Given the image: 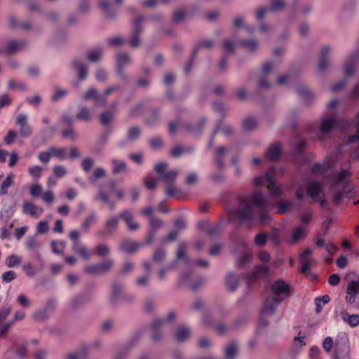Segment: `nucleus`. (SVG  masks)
<instances>
[{"label": "nucleus", "mask_w": 359, "mask_h": 359, "mask_svg": "<svg viewBox=\"0 0 359 359\" xmlns=\"http://www.w3.org/2000/svg\"><path fill=\"white\" fill-rule=\"evenodd\" d=\"M291 290V286L283 279H278L272 284L271 295L264 301L261 311L260 324L263 327L268 325V322L263 320L264 317L272 316L281 302L292 295Z\"/></svg>", "instance_id": "obj_1"}, {"label": "nucleus", "mask_w": 359, "mask_h": 359, "mask_svg": "<svg viewBox=\"0 0 359 359\" xmlns=\"http://www.w3.org/2000/svg\"><path fill=\"white\" fill-rule=\"evenodd\" d=\"M305 196L311 198L313 201H318L320 198L325 196L321 184L318 181H306L304 187H300L296 192V198L302 200Z\"/></svg>", "instance_id": "obj_2"}, {"label": "nucleus", "mask_w": 359, "mask_h": 359, "mask_svg": "<svg viewBox=\"0 0 359 359\" xmlns=\"http://www.w3.org/2000/svg\"><path fill=\"white\" fill-rule=\"evenodd\" d=\"M331 187L333 191L332 200L335 204H339L344 197L352 196L353 188L350 181H333Z\"/></svg>", "instance_id": "obj_3"}, {"label": "nucleus", "mask_w": 359, "mask_h": 359, "mask_svg": "<svg viewBox=\"0 0 359 359\" xmlns=\"http://www.w3.org/2000/svg\"><path fill=\"white\" fill-rule=\"evenodd\" d=\"M345 300L350 308L359 309V280L348 283Z\"/></svg>", "instance_id": "obj_4"}, {"label": "nucleus", "mask_w": 359, "mask_h": 359, "mask_svg": "<svg viewBox=\"0 0 359 359\" xmlns=\"http://www.w3.org/2000/svg\"><path fill=\"white\" fill-rule=\"evenodd\" d=\"M114 261L112 259H107L104 261L88 265L84 268V271L89 275H98L110 271L113 268Z\"/></svg>", "instance_id": "obj_5"}, {"label": "nucleus", "mask_w": 359, "mask_h": 359, "mask_svg": "<svg viewBox=\"0 0 359 359\" xmlns=\"http://www.w3.org/2000/svg\"><path fill=\"white\" fill-rule=\"evenodd\" d=\"M231 214L241 223L250 222L252 221L255 212L252 208V204H245L238 208L231 210Z\"/></svg>", "instance_id": "obj_6"}, {"label": "nucleus", "mask_w": 359, "mask_h": 359, "mask_svg": "<svg viewBox=\"0 0 359 359\" xmlns=\"http://www.w3.org/2000/svg\"><path fill=\"white\" fill-rule=\"evenodd\" d=\"M255 187L263 185L266 187L269 196L272 198H279L285 189L281 187L278 181H255Z\"/></svg>", "instance_id": "obj_7"}, {"label": "nucleus", "mask_w": 359, "mask_h": 359, "mask_svg": "<svg viewBox=\"0 0 359 359\" xmlns=\"http://www.w3.org/2000/svg\"><path fill=\"white\" fill-rule=\"evenodd\" d=\"M144 16H137L133 22V31L130 44L133 48H137L140 45V34L143 30L142 22Z\"/></svg>", "instance_id": "obj_8"}, {"label": "nucleus", "mask_w": 359, "mask_h": 359, "mask_svg": "<svg viewBox=\"0 0 359 359\" xmlns=\"http://www.w3.org/2000/svg\"><path fill=\"white\" fill-rule=\"evenodd\" d=\"M119 222V217L111 216L109 217L104 223V230L98 231L96 233L98 237H104L113 234L117 229Z\"/></svg>", "instance_id": "obj_9"}, {"label": "nucleus", "mask_w": 359, "mask_h": 359, "mask_svg": "<svg viewBox=\"0 0 359 359\" xmlns=\"http://www.w3.org/2000/svg\"><path fill=\"white\" fill-rule=\"evenodd\" d=\"M168 163L165 161L156 164L154 169L158 173L162 180H175L177 177L178 170L176 169L167 170Z\"/></svg>", "instance_id": "obj_10"}, {"label": "nucleus", "mask_w": 359, "mask_h": 359, "mask_svg": "<svg viewBox=\"0 0 359 359\" xmlns=\"http://www.w3.org/2000/svg\"><path fill=\"white\" fill-rule=\"evenodd\" d=\"M27 116L24 114H19L15 118V123L19 126V135L24 138L28 137L32 133L31 126L27 123Z\"/></svg>", "instance_id": "obj_11"}, {"label": "nucleus", "mask_w": 359, "mask_h": 359, "mask_svg": "<svg viewBox=\"0 0 359 359\" xmlns=\"http://www.w3.org/2000/svg\"><path fill=\"white\" fill-rule=\"evenodd\" d=\"M283 154V145L280 142H276L271 144L266 151V157L272 161H278Z\"/></svg>", "instance_id": "obj_12"}, {"label": "nucleus", "mask_w": 359, "mask_h": 359, "mask_svg": "<svg viewBox=\"0 0 359 359\" xmlns=\"http://www.w3.org/2000/svg\"><path fill=\"white\" fill-rule=\"evenodd\" d=\"M251 202L248 203L249 204H252V207L253 205L260 208L267 209L269 207V203L266 198V196L262 191H256L251 195Z\"/></svg>", "instance_id": "obj_13"}, {"label": "nucleus", "mask_w": 359, "mask_h": 359, "mask_svg": "<svg viewBox=\"0 0 359 359\" xmlns=\"http://www.w3.org/2000/svg\"><path fill=\"white\" fill-rule=\"evenodd\" d=\"M27 45V42L24 40L20 41H16L15 40H11L8 42L7 47L5 49H0V54L4 55H12L18 50L25 48Z\"/></svg>", "instance_id": "obj_14"}, {"label": "nucleus", "mask_w": 359, "mask_h": 359, "mask_svg": "<svg viewBox=\"0 0 359 359\" xmlns=\"http://www.w3.org/2000/svg\"><path fill=\"white\" fill-rule=\"evenodd\" d=\"M99 8L106 18L113 20L116 18V12L109 0H100Z\"/></svg>", "instance_id": "obj_15"}, {"label": "nucleus", "mask_w": 359, "mask_h": 359, "mask_svg": "<svg viewBox=\"0 0 359 359\" xmlns=\"http://www.w3.org/2000/svg\"><path fill=\"white\" fill-rule=\"evenodd\" d=\"M22 212L25 215H29L35 218H38L43 212V209L37 207L29 201H25L22 203Z\"/></svg>", "instance_id": "obj_16"}, {"label": "nucleus", "mask_w": 359, "mask_h": 359, "mask_svg": "<svg viewBox=\"0 0 359 359\" xmlns=\"http://www.w3.org/2000/svg\"><path fill=\"white\" fill-rule=\"evenodd\" d=\"M330 46H324L320 51L319 56V62H318V69L320 72H325L329 66V61L327 58V55L330 52Z\"/></svg>", "instance_id": "obj_17"}, {"label": "nucleus", "mask_w": 359, "mask_h": 359, "mask_svg": "<svg viewBox=\"0 0 359 359\" xmlns=\"http://www.w3.org/2000/svg\"><path fill=\"white\" fill-rule=\"evenodd\" d=\"M140 243L137 242L124 240L120 243L119 248L120 250L127 254H133L140 248Z\"/></svg>", "instance_id": "obj_18"}, {"label": "nucleus", "mask_w": 359, "mask_h": 359, "mask_svg": "<svg viewBox=\"0 0 359 359\" xmlns=\"http://www.w3.org/2000/svg\"><path fill=\"white\" fill-rule=\"evenodd\" d=\"M311 253L312 250L309 248H307L304 251V252L300 256V270L302 273H306L309 270L312 263V259L310 257H306V255H311Z\"/></svg>", "instance_id": "obj_19"}, {"label": "nucleus", "mask_w": 359, "mask_h": 359, "mask_svg": "<svg viewBox=\"0 0 359 359\" xmlns=\"http://www.w3.org/2000/svg\"><path fill=\"white\" fill-rule=\"evenodd\" d=\"M269 269L265 265H257L255 267V270L252 274L248 273L246 276L247 279L252 280L257 276H265L268 274Z\"/></svg>", "instance_id": "obj_20"}, {"label": "nucleus", "mask_w": 359, "mask_h": 359, "mask_svg": "<svg viewBox=\"0 0 359 359\" xmlns=\"http://www.w3.org/2000/svg\"><path fill=\"white\" fill-rule=\"evenodd\" d=\"M334 165V163L330 161L328 162L327 165H325L324 163H316L312 167V172L313 174H325L330 169H332Z\"/></svg>", "instance_id": "obj_21"}, {"label": "nucleus", "mask_w": 359, "mask_h": 359, "mask_svg": "<svg viewBox=\"0 0 359 359\" xmlns=\"http://www.w3.org/2000/svg\"><path fill=\"white\" fill-rule=\"evenodd\" d=\"M341 316L342 320L351 327H355L359 325L358 314H348L346 312H341Z\"/></svg>", "instance_id": "obj_22"}, {"label": "nucleus", "mask_w": 359, "mask_h": 359, "mask_svg": "<svg viewBox=\"0 0 359 359\" xmlns=\"http://www.w3.org/2000/svg\"><path fill=\"white\" fill-rule=\"evenodd\" d=\"M226 285L231 292H234L239 285L238 277L233 273H229L226 278Z\"/></svg>", "instance_id": "obj_23"}, {"label": "nucleus", "mask_w": 359, "mask_h": 359, "mask_svg": "<svg viewBox=\"0 0 359 359\" xmlns=\"http://www.w3.org/2000/svg\"><path fill=\"white\" fill-rule=\"evenodd\" d=\"M194 151V147H190L184 148L182 145L177 144L174 146L170 151V156L173 158L180 157L184 152H192Z\"/></svg>", "instance_id": "obj_24"}, {"label": "nucleus", "mask_w": 359, "mask_h": 359, "mask_svg": "<svg viewBox=\"0 0 359 359\" xmlns=\"http://www.w3.org/2000/svg\"><path fill=\"white\" fill-rule=\"evenodd\" d=\"M336 125V121L334 118H324L322 121L320 131L321 133H330Z\"/></svg>", "instance_id": "obj_25"}, {"label": "nucleus", "mask_w": 359, "mask_h": 359, "mask_svg": "<svg viewBox=\"0 0 359 359\" xmlns=\"http://www.w3.org/2000/svg\"><path fill=\"white\" fill-rule=\"evenodd\" d=\"M73 64L77 69L79 79L80 81L86 79L88 76V65L80 63L79 60H74Z\"/></svg>", "instance_id": "obj_26"}, {"label": "nucleus", "mask_w": 359, "mask_h": 359, "mask_svg": "<svg viewBox=\"0 0 359 359\" xmlns=\"http://www.w3.org/2000/svg\"><path fill=\"white\" fill-rule=\"evenodd\" d=\"M190 335V330L187 326H182L175 331L176 340L183 342L188 339Z\"/></svg>", "instance_id": "obj_27"}, {"label": "nucleus", "mask_w": 359, "mask_h": 359, "mask_svg": "<svg viewBox=\"0 0 359 359\" xmlns=\"http://www.w3.org/2000/svg\"><path fill=\"white\" fill-rule=\"evenodd\" d=\"M352 176L351 165H345L340 170L334 174V180H345Z\"/></svg>", "instance_id": "obj_28"}, {"label": "nucleus", "mask_w": 359, "mask_h": 359, "mask_svg": "<svg viewBox=\"0 0 359 359\" xmlns=\"http://www.w3.org/2000/svg\"><path fill=\"white\" fill-rule=\"evenodd\" d=\"M238 353V344L231 342L224 348V355L226 359H234Z\"/></svg>", "instance_id": "obj_29"}, {"label": "nucleus", "mask_w": 359, "mask_h": 359, "mask_svg": "<svg viewBox=\"0 0 359 359\" xmlns=\"http://www.w3.org/2000/svg\"><path fill=\"white\" fill-rule=\"evenodd\" d=\"M214 41L212 39H206L198 42L193 50V57H196L198 52L202 48L210 49L212 48Z\"/></svg>", "instance_id": "obj_30"}, {"label": "nucleus", "mask_w": 359, "mask_h": 359, "mask_svg": "<svg viewBox=\"0 0 359 359\" xmlns=\"http://www.w3.org/2000/svg\"><path fill=\"white\" fill-rule=\"evenodd\" d=\"M226 152V149L224 146L218 147L215 152V161L219 168H222L224 165L223 155Z\"/></svg>", "instance_id": "obj_31"}, {"label": "nucleus", "mask_w": 359, "mask_h": 359, "mask_svg": "<svg viewBox=\"0 0 359 359\" xmlns=\"http://www.w3.org/2000/svg\"><path fill=\"white\" fill-rule=\"evenodd\" d=\"M50 316V312L48 311V309H41L38 311H35L32 317L33 319L38 322H41L47 320Z\"/></svg>", "instance_id": "obj_32"}, {"label": "nucleus", "mask_w": 359, "mask_h": 359, "mask_svg": "<svg viewBox=\"0 0 359 359\" xmlns=\"http://www.w3.org/2000/svg\"><path fill=\"white\" fill-rule=\"evenodd\" d=\"M162 323L163 320L161 319H156L151 325V330L152 331V339L155 341H157L161 339V335L158 332V330L161 327Z\"/></svg>", "instance_id": "obj_33"}, {"label": "nucleus", "mask_w": 359, "mask_h": 359, "mask_svg": "<svg viewBox=\"0 0 359 359\" xmlns=\"http://www.w3.org/2000/svg\"><path fill=\"white\" fill-rule=\"evenodd\" d=\"M330 301L329 295L325 294L322 297H316L314 300L316 306V312L320 313L323 309V305L327 304Z\"/></svg>", "instance_id": "obj_34"}, {"label": "nucleus", "mask_w": 359, "mask_h": 359, "mask_svg": "<svg viewBox=\"0 0 359 359\" xmlns=\"http://www.w3.org/2000/svg\"><path fill=\"white\" fill-rule=\"evenodd\" d=\"M111 162L114 165L112 170L113 174L117 175L118 173H125L127 172V166L125 162L119 161L117 159H113Z\"/></svg>", "instance_id": "obj_35"}, {"label": "nucleus", "mask_w": 359, "mask_h": 359, "mask_svg": "<svg viewBox=\"0 0 359 359\" xmlns=\"http://www.w3.org/2000/svg\"><path fill=\"white\" fill-rule=\"evenodd\" d=\"M240 44L251 52H255L258 48V43L255 39H242Z\"/></svg>", "instance_id": "obj_36"}, {"label": "nucleus", "mask_w": 359, "mask_h": 359, "mask_svg": "<svg viewBox=\"0 0 359 359\" xmlns=\"http://www.w3.org/2000/svg\"><path fill=\"white\" fill-rule=\"evenodd\" d=\"M76 117L79 120H82L84 121H89L91 119V115L90 113V110L86 107H80L78 113L76 115Z\"/></svg>", "instance_id": "obj_37"}, {"label": "nucleus", "mask_w": 359, "mask_h": 359, "mask_svg": "<svg viewBox=\"0 0 359 359\" xmlns=\"http://www.w3.org/2000/svg\"><path fill=\"white\" fill-rule=\"evenodd\" d=\"M22 262V259L19 255H11L6 259V264L9 268L19 266Z\"/></svg>", "instance_id": "obj_38"}, {"label": "nucleus", "mask_w": 359, "mask_h": 359, "mask_svg": "<svg viewBox=\"0 0 359 359\" xmlns=\"http://www.w3.org/2000/svg\"><path fill=\"white\" fill-rule=\"evenodd\" d=\"M215 130H217V133L221 131L225 136H231L233 134V128L229 125H224L222 120H220Z\"/></svg>", "instance_id": "obj_39"}, {"label": "nucleus", "mask_w": 359, "mask_h": 359, "mask_svg": "<svg viewBox=\"0 0 359 359\" xmlns=\"http://www.w3.org/2000/svg\"><path fill=\"white\" fill-rule=\"evenodd\" d=\"M297 91L299 94V95H301L307 102H309L313 98V94L305 86H298L297 88Z\"/></svg>", "instance_id": "obj_40"}, {"label": "nucleus", "mask_w": 359, "mask_h": 359, "mask_svg": "<svg viewBox=\"0 0 359 359\" xmlns=\"http://www.w3.org/2000/svg\"><path fill=\"white\" fill-rule=\"evenodd\" d=\"M282 169L280 168L271 167L266 173V180H273L282 177Z\"/></svg>", "instance_id": "obj_41"}, {"label": "nucleus", "mask_w": 359, "mask_h": 359, "mask_svg": "<svg viewBox=\"0 0 359 359\" xmlns=\"http://www.w3.org/2000/svg\"><path fill=\"white\" fill-rule=\"evenodd\" d=\"M51 246L53 252L57 255H62L66 246V243L63 241H52Z\"/></svg>", "instance_id": "obj_42"}, {"label": "nucleus", "mask_w": 359, "mask_h": 359, "mask_svg": "<svg viewBox=\"0 0 359 359\" xmlns=\"http://www.w3.org/2000/svg\"><path fill=\"white\" fill-rule=\"evenodd\" d=\"M117 65L124 67L131 61L130 56L126 53H119L116 55Z\"/></svg>", "instance_id": "obj_43"}, {"label": "nucleus", "mask_w": 359, "mask_h": 359, "mask_svg": "<svg viewBox=\"0 0 359 359\" xmlns=\"http://www.w3.org/2000/svg\"><path fill=\"white\" fill-rule=\"evenodd\" d=\"M122 288L120 285L114 283L112 285V294L110 298L111 303L115 304L117 299L121 296Z\"/></svg>", "instance_id": "obj_44"}, {"label": "nucleus", "mask_w": 359, "mask_h": 359, "mask_svg": "<svg viewBox=\"0 0 359 359\" xmlns=\"http://www.w3.org/2000/svg\"><path fill=\"white\" fill-rule=\"evenodd\" d=\"M160 116V109H153L151 110L149 116L145 119L147 124L153 125L154 124Z\"/></svg>", "instance_id": "obj_45"}, {"label": "nucleus", "mask_w": 359, "mask_h": 359, "mask_svg": "<svg viewBox=\"0 0 359 359\" xmlns=\"http://www.w3.org/2000/svg\"><path fill=\"white\" fill-rule=\"evenodd\" d=\"M141 134V130L137 126L130 127L127 132L128 139L130 141H134L137 140Z\"/></svg>", "instance_id": "obj_46"}, {"label": "nucleus", "mask_w": 359, "mask_h": 359, "mask_svg": "<svg viewBox=\"0 0 359 359\" xmlns=\"http://www.w3.org/2000/svg\"><path fill=\"white\" fill-rule=\"evenodd\" d=\"M165 256L166 250L163 248H159L154 253L152 259L155 262L161 263L165 259Z\"/></svg>", "instance_id": "obj_47"}, {"label": "nucleus", "mask_w": 359, "mask_h": 359, "mask_svg": "<svg viewBox=\"0 0 359 359\" xmlns=\"http://www.w3.org/2000/svg\"><path fill=\"white\" fill-rule=\"evenodd\" d=\"M257 121L255 118L249 117L245 118L243 123V129L246 131H252L256 128Z\"/></svg>", "instance_id": "obj_48"}, {"label": "nucleus", "mask_w": 359, "mask_h": 359, "mask_svg": "<svg viewBox=\"0 0 359 359\" xmlns=\"http://www.w3.org/2000/svg\"><path fill=\"white\" fill-rule=\"evenodd\" d=\"M166 195L169 197L175 196L178 193H182L183 191L181 189L177 188L172 183V181H168L166 188Z\"/></svg>", "instance_id": "obj_49"}, {"label": "nucleus", "mask_w": 359, "mask_h": 359, "mask_svg": "<svg viewBox=\"0 0 359 359\" xmlns=\"http://www.w3.org/2000/svg\"><path fill=\"white\" fill-rule=\"evenodd\" d=\"M212 108L215 111L220 114L222 118H224L226 116L227 111L224 106V104L222 101L217 100L213 102Z\"/></svg>", "instance_id": "obj_50"}, {"label": "nucleus", "mask_w": 359, "mask_h": 359, "mask_svg": "<svg viewBox=\"0 0 359 359\" xmlns=\"http://www.w3.org/2000/svg\"><path fill=\"white\" fill-rule=\"evenodd\" d=\"M113 118H114V115H113L112 112H111L109 111H103L100 114V122L104 126H108L111 123V121L113 120Z\"/></svg>", "instance_id": "obj_51"}, {"label": "nucleus", "mask_w": 359, "mask_h": 359, "mask_svg": "<svg viewBox=\"0 0 359 359\" xmlns=\"http://www.w3.org/2000/svg\"><path fill=\"white\" fill-rule=\"evenodd\" d=\"M29 193L34 198L41 196L43 193V187L41 184H33L30 187Z\"/></svg>", "instance_id": "obj_52"}, {"label": "nucleus", "mask_w": 359, "mask_h": 359, "mask_svg": "<svg viewBox=\"0 0 359 359\" xmlns=\"http://www.w3.org/2000/svg\"><path fill=\"white\" fill-rule=\"evenodd\" d=\"M357 55H354L351 57L350 62L345 67V74L346 76H351L355 71L354 62L356 60Z\"/></svg>", "instance_id": "obj_53"}, {"label": "nucleus", "mask_w": 359, "mask_h": 359, "mask_svg": "<svg viewBox=\"0 0 359 359\" xmlns=\"http://www.w3.org/2000/svg\"><path fill=\"white\" fill-rule=\"evenodd\" d=\"M267 234L265 233H259L255 238V243L259 248L264 247L266 244Z\"/></svg>", "instance_id": "obj_54"}, {"label": "nucleus", "mask_w": 359, "mask_h": 359, "mask_svg": "<svg viewBox=\"0 0 359 359\" xmlns=\"http://www.w3.org/2000/svg\"><path fill=\"white\" fill-rule=\"evenodd\" d=\"M109 247L107 244L102 243L97 245L96 247V252L101 257L107 256L109 254Z\"/></svg>", "instance_id": "obj_55"}, {"label": "nucleus", "mask_w": 359, "mask_h": 359, "mask_svg": "<svg viewBox=\"0 0 359 359\" xmlns=\"http://www.w3.org/2000/svg\"><path fill=\"white\" fill-rule=\"evenodd\" d=\"M149 224H150L151 231L155 233L156 231L159 229L163 226V222L156 217H151Z\"/></svg>", "instance_id": "obj_56"}, {"label": "nucleus", "mask_w": 359, "mask_h": 359, "mask_svg": "<svg viewBox=\"0 0 359 359\" xmlns=\"http://www.w3.org/2000/svg\"><path fill=\"white\" fill-rule=\"evenodd\" d=\"M149 143L153 149H159L163 146V142L161 137H153L149 140Z\"/></svg>", "instance_id": "obj_57"}, {"label": "nucleus", "mask_w": 359, "mask_h": 359, "mask_svg": "<svg viewBox=\"0 0 359 359\" xmlns=\"http://www.w3.org/2000/svg\"><path fill=\"white\" fill-rule=\"evenodd\" d=\"M62 136L64 138H71L73 141H74L77 138V133H76L74 127L68 128L67 129L62 130Z\"/></svg>", "instance_id": "obj_58"}, {"label": "nucleus", "mask_w": 359, "mask_h": 359, "mask_svg": "<svg viewBox=\"0 0 359 359\" xmlns=\"http://www.w3.org/2000/svg\"><path fill=\"white\" fill-rule=\"evenodd\" d=\"M305 234V231L303 226H299L297 227L292 233V241L294 242H297L301 238H304Z\"/></svg>", "instance_id": "obj_59"}, {"label": "nucleus", "mask_w": 359, "mask_h": 359, "mask_svg": "<svg viewBox=\"0 0 359 359\" xmlns=\"http://www.w3.org/2000/svg\"><path fill=\"white\" fill-rule=\"evenodd\" d=\"M96 219V214L93 212L90 213V215H88L86 219L85 220L83 221V222L82 223V226L83 228L88 231L91 225V224H93Z\"/></svg>", "instance_id": "obj_60"}, {"label": "nucleus", "mask_w": 359, "mask_h": 359, "mask_svg": "<svg viewBox=\"0 0 359 359\" xmlns=\"http://www.w3.org/2000/svg\"><path fill=\"white\" fill-rule=\"evenodd\" d=\"M271 221V217L266 210H262L259 213V224L260 225L268 224Z\"/></svg>", "instance_id": "obj_61"}, {"label": "nucleus", "mask_w": 359, "mask_h": 359, "mask_svg": "<svg viewBox=\"0 0 359 359\" xmlns=\"http://www.w3.org/2000/svg\"><path fill=\"white\" fill-rule=\"evenodd\" d=\"M285 7V0H271V9L273 11H281Z\"/></svg>", "instance_id": "obj_62"}, {"label": "nucleus", "mask_w": 359, "mask_h": 359, "mask_svg": "<svg viewBox=\"0 0 359 359\" xmlns=\"http://www.w3.org/2000/svg\"><path fill=\"white\" fill-rule=\"evenodd\" d=\"M99 96L97 89L94 88H89L83 95L84 100H93L95 102Z\"/></svg>", "instance_id": "obj_63"}, {"label": "nucleus", "mask_w": 359, "mask_h": 359, "mask_svg": "<svg viewBox=\"0 0 359 359\" xmlns=\"http://www.w3.org/2000/svg\"><path fill=\"white\" fill-rule=\"evenodd\" d=\"M355 118L358 119L355 123V126L357 128L356 134L348 137V142L349 143L359 141V111L357 112Z\"/></svg>", "instance_id": "obj_64"}]
</instances>
